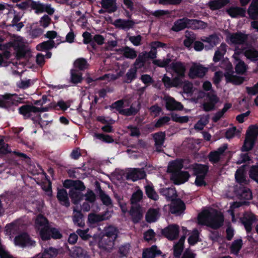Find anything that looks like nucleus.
<instances>
[{
    "label": "nucleus",
    "instance_id": "f257e3e1",
    "mask_svg": "<svg viewBox=\"0 0 258 258\" xmlns=\"http://www.w3.org/2000/svg\"><path fill=\"white\" fill-rule=\"evenodd\" d=\"M224 217L222 213L215 210H204L198 215V223L213 229H217L223 225Z\"/></svg>",
    "mask_w": 258,
    "mask_h": 258
},
{
    "label": "nucleus",
    "instance_id": "f03ea898",
    "mask_svg": "<svg viewBox=\"0 0 258 258\" xmlns=\"http://www.w3.org/2000/svg\"><path fill=\"white\" fill-rule=\"evenodd\" d=\"M63 185L64 187L70 188L69 196L74 204H78L84 199L82 191L85 190V186L81 181L66 180Z\"/></svg>",
    "mask_w": 258,
    "mask_h": 258
},
{
    "label": "nucleus",
    "instance_id": "7ed1b4c3",
    "mask_svg": "<svg viewBox=\"0 0 258 258\" xmlns=\"http://www.w3.org/2000/svg\"><path fill=\"white\" fill-rule=\"evenodd\" d=\"M34 226L43 240H47L50 238L48 221L45 217L41 215L37 216L35 220Z\"/></svg>",
    "mask_w": 258,
    "mask_h": 258
},
{
    "label": "nucleus",
    "instance_id": "20e7f679",
    "mask_svg": "<svg viewBox=\"0 0 258 258\" xmlns=\"http://www.w3.org/2000/svg\"><path fill=\"white\" fill-rule=\"evenodd\" d=\"M13 45L16 51V57L18 59H27L31 56L30 50L26 45L23 38L17 37L14 41Z\"/></svg>",
    "mask_w": 258,
    "mask_h": 258
},
{
    "label": "nucleus",
    "instance_id": "39448f33",
    "mask_svg": "<svg viewBox=\"0 0 258 258\" xmlns=\"http://www.w3.org/2000/svg\"><path fill=\"white\" fill-rule=\"evenodd\" d=\"M258 136V127L255 126H250L247 132L244 144L242 147V151H247L250 150L254 144Z\"/></svg>",
    "mask_w": 258,
    "mask_h": 258
},
{
    "label": "nucleus",
    "instance_id": "423d86ee",
    "mask_svg": "<svg viewBox=\"0 0 258 258\" xmlns=\"http://www.w3.org/2000/svg\"><path fill=\"white\" fill-rule=\"evenodd\" d=\"M207 71V68L204 67L200 63L193 62L189 69L188 76L191 79L197 77H203Z\"/></svg>",
    "mask_w": 258,
    "mask_h": 258
},
{
    "label": "nucleus",
    "instance_id": "0eeeda50",
    "mask_svg": "<svg viewBox=\"0 0 258 258\" xmlns=\"http://www.w3.org/2000/svg\"><path fill=\"white\" fill-rule=\"evenodd\" d=\"M219 101V99L214 92L208 93L202 104L203 109L205 111H210L215 109V104Z\"/></svg>",
    "mask_w": 258,
    "mask_h": 258
},
{
    "label": "nucleus",
    "instance_id": "6e6552de",
    "mask_svg": "<svg viewBox=\"0 0 258 258\" xmlns=\"http://www.w3.org/2000/svg\"><path fill=\"white\" fill-rule=\"evenodd\" d=\"M118 234L117 229L113 226H108L105 230V234L102 237V244H106L105 241L109 240L108 246L109 247L112 245V240H115Z\"/></svg>",
    "mask_w": 258,
    "mask_h": 258
},
{
    "label": "nucleus",
    "instance_id": "1a4fd4ad",
    "mask_svg": "<svg viewBox=\"0 0 258 258\" xmlns=\"http://www.w3.org/2000/svg\"><path fill=\"white\" fill-rule=\"evenodd\" d=\"M14 243L16 245L23 247L34 245L35 242L31 239L26 233L21 234L15 238Z\"/></svg>",
    "mask_w": 258,
    "mask_h": 258
},
{
    "label": "nucleus",
    "instance_id": "9d476101",
    "mask_svg": "<svg viewBox=\"0 0 258 258\" xmlns=\"http://www.w3.org/2000/svg\"><path fill=\"white\" fill-rule=\"evenodd\" d=\"M247 38V35L242 33H228L226 41L230 44H241L246 41Z\"/></svg>",
    "mask_w": 258,
    "mask_h": 258
},
{
    "label": "nucleus",
    "instance_id": "9b49d317",
    "mask_svg": "<svg viewBox=\"0 0 258 258\" xmlns=\"http://www.w3.org/2000/svg\"><path fill=\"white\" fill-rule=\"evenodd\" d=\"M19 110V112L23 114L25 117H29L32 115L33 113L47 111L48 108H37L34 106L24 105L20 107Z\"/></svg>",
    "mask_w": 258,
    "mask_h": 258
},
{
    "label": "nucleus",
    "instance_id": "f8f14e48",
    "mask_svg": "<svg viewBox=\"0 0 258 258\" xmlns=\"http://www.w3.org/2000/svg\"><path fill=\"white\" fill-rule=\"evenodd\" d=\"M178 225L176 224L170 225L162 230V234L168 239L172 240L176 239L179 234Z\"/></svg>",
    "mask_w": 258,
    "mask_h": 258
},
{
    "label": "nucleus",
    "instance_id": "ddd939ff",
    "mask_svg": "<svg viewBox=\"0 0 258 258\" xmlns=\"http://www.w3.org/2000/svg\"><path fill=\"white\" fill-rule=\"evenodd\" d=\"M111 107L118 111L120 113L126 115H131L137 112V110L133 107H131L129 109H123L122 108L124 107L125 105L122 100H119L114 102L111 105Z\"/></svg>",
    "mask_w": 258,
    "mask_h": 258
},
{
    "label": "nucleus",
    "instance_id": "4468645a",
    "mask_svg": "<svg viewBox=\"0 0 258 258\" xmlns=\"http://www.w3.org/2000/svg\"><path fill=\"white\" fill-rule=\"evenodd\" d=\"M256 218L254 215L250 212H246L244 215L243 217L241 218L240 220L241 223L244 225L245 229L247 232H249L251 230L252 225L255 221Z\"/></svg>",
    "mask_w": 258,
    "mask_h": 258
},
{
    "label": "nucleus",
    "instance_id": "2eb2a0df",
    "mask_svg": "<svg viewBox=\"0 0 258 258\" xmlns=\"http://www.w3.org/2000/svg\"><path fill=\"white\" fill-rule=\"evenodd\" d=\"M227 148V145L224 144L217 150L211 152L209 155V160L212 163L218 162L223 156L225 151Z\"/></svg>",
    "mask_w": 258,
    "mask_h": 258
},
{
    "label": "nucleus",
    "instance_id": "dca6fc26",
    "mask_svg": "<svg viewBox=\"0 0 258 258\" xmlns=\"http://www.w3.org/2000/svg\"><path fill=\"white\" fill-rule=\"evenodd\" d=\"M170 69L177 75V76L175 78H179L182 80V78L185 77L186 68L183 63L181 62L172 63L169 68V70Z\"/></svg>",
    "mask_w": 258,
    "mask_h": 258
},
{
    "label": "nucleus",
    "instance_id": "f3484780",
    "mask_svg": "<svg viewBox=\"0 0 258 258\" xmlns=\"http://www.w3.org/2000/svg\"><path fill=\"white\" fill-rule=\"evenodd\" d=\"M146 176L145 171L142 169L134 168L130 169L127 172L126 178L133 181L144 178Z\"/></svg>",
    "mask_w": 258,
    "mask_h": 258
},
{
    "label": "nucleus",
    "instance_id": "a211bd4d",
    "mask_svg": "<svg viewBox=\"0 0 258 258\" xmlns=\"http://www.w3.org/2000/svg\"><path fill=\"white\" fill-rule=\"evenodd\" d=\"M32 8L35 10L36 13L46 12L49 15H52L54 9L51 7L50 5L43 4L39 2H33L32 5Z\"/></svg>",
    "mask_w": 258,
    "mask_h": 258
},
{
    "label": "nucleus",
    "instance_id": "6ab92c4d",
    "mask_svg": "<svg viewBox=\"0 0 258 258\" xmlns=\"http://www.w3.org/2000/svg\"><path fill=\"white\" fill-rule=\"evenodd\" d=\"M164 100L165 101L166 108L168 110H181L183 107L180 102L176 101L174 98L169 96H165Z\"/></svg>",
    "mask_w": 258,
    "mask_h": 258
},
{
    "label": "nucleus",
    "instance_id": "aec40b11",
    "mask_svg": "<svg viewBox=\"0 0 258 258\" xmlns=\"http://www.w3.org/2000/svg\"><path fill=\"white\" fill-rule=\"evenodd\" d=\"M233 58L235 60V70L236 72L238 74H242L245 73L247 70V66L245 64L244 62L240 59L239 57V53L235 50L234 54L233 55Z\"/></svg>",
    "mask_w": 258,
    "mask_h": 258
},
{
    "label": "nucleus",
    "instance_id": "412c9836",
    "mask_svg": "<svg viewBox=\"0 0 258 258\" xmlns=\"http://www.w3.org/2000/svg\"><path fill=\"white\" fill-rule=\"evenodd\" d=\"M189 177V174L187 172L179 171L177 174H172L171 179L175 184H179L186 181Z\"/></svg>",
    "mask_w": 258,
    "mask_h": 258
},
{
    "label": "nucleus",
    "instance_id": "4be33fe9",
    "mask_svg": "<svg viewBox=\"0 0 258 258\" xmlns=\"http://www.w3.org/2000/svg\"><path fill=\"white\" fill-rule=\"evenodd\" d=\"M135 24V23L133 20L121 19L116 20L113 23V25L115 27L125 30L132 28Z\"/></svg>",
    "mask_w": 258,
    "mask_h": 258
},
{
    "label": "nucleus",
    "instance_id": "5701e85b",
    "mask_svg": "<svg viewBox=\"0 0 258 258\" xmlns=\"http://www.w3.org/2000/svg\"><path fill=\"white\" fill-rule=\"evenodd\" d=\"M185 209V205L180 200L172 201L171 204L170 211L176 215L180 214Z\"/></svg>",
    "mask_w": 258,
    "mask_h": 258
},
{
    "label": "nucleus",
    "instance_id": "b1692460",
    "mask_svg": "<svg viewBox=\"0 0 258 258\" xmlns=\"http://www.w3.org/2000/svg\"><path fill=\"white\" fill-rule=\"evenodd\" d=\"M17 98L15 94H6L0 97V107H5L14 103Z\"/></svg>",
    "mask_w": 258,
    "mask_h": 258
},
{
    "label": "nucleus",
    "instance_id": "393cba45",
    "mask_svg": "<svg viewBox=\"0 0 258 258\" xmlns=\"http://www.w3.org/2000/svg\"><path fill=\"white\" fill-rule=\"evenodd\" d=\"M162 81L166 87H177L183 83V81L179 78H174L172 80L165 75L162 79Z\"/></svg>",
    "mask_w": 258,
    "mask_h": 258
},
{
    "label": "nucleus",
    "instance_id": "a878e982",
    "mask_svg": "<svg viewBox=\"0 0 258 258\" xmlns=\"http://www.w3.org/2000/svg\"><path fill=\"white\" fill-rule=\"evenodd\" d=\"M182 167L183 165L181 160H175L169 162L168 166V171L172 173V174H177Z\"/></svg>",
    "mask_w": 258,
    "mask_h": 258
},
{
    "label": "nucleus",
    "instance_id": "bb28decb",
    "mask_svg": "<svg viewBox=\"0 0 258 258\" xmlns=\"http://www.w3.org/2000/svg\"><path fill=\"white\" fill-rule=\"evenodd\" d=\"M244 55L251 61L258 60V50L253 47H249L244 50Z\"/></svg>",
    "mask_w": 258,
    "mask_h": 258
},
{
    "label": "nucleus",
    "instance_id": "cd10ccee",
    "mask_svg": "<svg viewBox=\"0 0 258 258\" xmlns=\"http://www.w3.org/2000/svg\"><path fill=\"white\" fill-rule=\"evenodd\" d=\"M153 138L155 142V145L156 149L158 151H161V147H162L165 139V134L164 132H160L154 134Z\"/></svg>",
    "mask_w": 258,
    "mask_h": 258
},
{
    "label": "nucleus",
    "instance_id": "c85d7f7f",
    "mask_svg": "<svg viewBox=\"0 0 258 258\" xmlns=\"http://www.w3.org/2000/svg\"><path fill=\"white\" fill-rule=\"evenodd\" d=\"M161 253L160 250L157 249V247L155 245L152 246L151 248L146 249L143 251V258H154L156 255Z\"/></svg>",
    "mask_w": 258,
    "mask_h": 258
},
{
    "label": "nucleus",
    "instance_id": "c756f323",
    "mask_svg": "<svg viewBox=\"0 0 258 258\" xmlns=\"http://www.w3.org/2000/svg\"><path fill=\"white\" fill-rule=\"evenodd\" d=\"M116 0H102V7L108 13H112L116 10Z\"/></svg>",
    "mask_w": 258,
    "mask_h": 258
},
{
    "label": "nucleus",
    "instance_id": "7c9ffc66",
    "mask_svg": "<svg viewBox=\"0 0 258 258\" xmlns=\"http://www.w3.org/2000/svg\"><path fill=\"white\" fill-rule=\"evenodd\" d=\"M250 18L256 19L258 18V0H253L248 10Z\"/></svg>",
    "mask_w": 258,
    "mask_h": 258
},
{
    "label": "nucleus",
    "instance_id": "2f4dec72",
    "mask_svg": "<svg viewBox=\"0 0 258 258\" xmlns=\"http://www.w3.org/2000/svg\"><path fill=\"white\" fill-rule=\"evenodd\" d=\"M189 19H182L176 21L172 27V30L174 31H179L188 26Z\"/></svg>",
    "mask_w": 258,
    "mask_h": 258
},
{
    "label": "nucleus",
    "instance_id": "473e14b6",
    "mask_svg": "<svg viewBox=\"0 0 258 258\" xmlns=\"http://www.w3.org/2000/svg\"><path fill=\"white\" fill-rule=\"evenodd\" d=\"M235 177L236 181L239 183H247V180L245 175L244 167H241L236 171Z\"/></svg>",
    "mask_w": 258,
    "mask_h": 258
},
{
    "label": "nucleus",
    "instance_id": "72a5a7b5",
    "mask_svg": "<svg viewBox=\"0 0 258 258\" xmlns=\"http://www.w3.org/2000/svg\"><path fill=\"white\" fill-rule=\"evenodd\" d=\"M57 197L58 200L64 205L68 207L70 203L67 191L63 189L58 190Z\"/></svg>",
    "mask_w": 258,
    "mask_h": 258
},
{
    "label": "nucleus",
    "instance_id": "f704fd0d",
    "mask_svg": "<svg viewBox=\"0 0 258 258\" xmlns=\"http://www.w3.org/2000/svg\"><path fill=\"white\" fill-rule=\"evenodd\" d=\"M55 47L54 41L49 40L37 45L36 49L39 51L49 50Z\"/></svg>",
    "mask_w": 258,
    "mask_h": 258
},
{
    "label": "nucleus",
    "instance_id": "c9c22d12",
    "mask_svg": "<svg viewBox=\"0 0 258 258\" xmlns=\"http://www.w3.org/2000/svg\"><path fill=\"white\" fill-rule=\"evenodd\" d=\"M188 26L193 29H204L207 25L206 23L197 20H189Z\"/></svg>",
    "mask_w": 258,
    "mask_h": 258
},
{
    "label": "nucleus",
    "instance_id": "e433bc0d",
    "mask_svg": "<svg viewBox=\"0 0 258 258\" xmlns=\"http://www.w3.org/2000/svg\"><path fill=\"white\" fill-rule=\"evenodd\" d=\"M108 214V212L105 213L104 215L90 214L88 216V221L90 223H94L95 222L105 220L108 218V217H106V215Z\"/></svg>",
    "mask_w": 258,
    "mask_h": 258
},
{
    "label": "nucleus",
    "instance_id": "4c0bfd02",
    "mask_svg": "<svg viewBox=\"0 0 258 258\" xmlns=\"http://www.w3.org/2000/svg\"><path fill=\"white\" fill-rule=\"evenodd\" d=\"M159 217V211L157 209L149 210L146 216V220L149 222H154Z\"/></svg>",
    "mask_w": 258,
    "mask_h": 258
},
{
    "label": "nucleus",
    "instance_id": "58836bf2",
    "mask_svg": "<svg viewBox=\"0 0 258 258\" xmlns=\"http://www.w3.org/2000/svg\"><path fill=\"white\" fill-rule=\"evenodd\" d=\"M57 254V251L55 249L50 247L45 249L41 255H38V258H54Z\"/></svg>",
    "mask_w": 258,
    "mask_h": 258
},
{
    "label": "nucleus",
    "instance_id": "ea45409f",
    "mask_svg": "<svg viewBox=\"0 0 258 258\" xmlns=\"http://www.w3.org/2000/svg\"><path fill=\"white\" fill-rule=\"evenodd\" d=\"M185 239V236L181 237L178 242L174 245V254L176 257H178L181 254L183 250V244Z\"/></svg>",
    "mask_w": 258,
    "mask_h": 258
},
{
    "label": "nucleus",
    "instance_id": "a19ab883",
    "mask_svg": "<svg viewBox=\"0 0 258 258\" xmlns=\"http://www.w3.org/2000/svg\"><path fill=\"white\" fill-rule=\"evenodd\" d=\"M227 11L228 14L232 17L242 16L245 13L243 9L238 7H231L228 9Z\"/></svg>",
    "mask_w": 258,
    "mask_h": 258
},
{
    "label": "nucleus",
    "instance_id": "79ce46f5",
    "mask_svg": "<svg viewBox=\"0 0 258 258\" xmlns=\"http://www.w3.org/2000/svg\"><path fill=\"white\" fill-rule=\"evenodd\" d=\"M21 227L17 223L8 224L6 227V233L10 235L14 234L16 232L20 231L22 229Z\"/></svg>",
    "mask_w": 258,
    "mask_h": 258
},
{
    "label": "nucleus",
    "instance_id": "37998d69",
    "mask_svg": "<svg viewBox=\"0 0 258 258\" xmlns=\"http://www.w3.org/2000/svg\"><path fill=\"white\" fill-rule=\"evenodd\" d=\"M201 40L203 42L208 43L211 47H213L219 42V37L214 35L209 37H203L201 38Z\"/></svg>",
    "mask_w": 258,
    "mask_h": 258
},
{
    "label": "nucleus",
    "instance_id": "c03bdc74",
    "mask_svg": "<svg viewBox=\"0 0 258 258\" xmlns=\"http://www.w3.org/2000/svg\"><path fill=\"white\" fill-rule=\"evenodd\" d=\"M120 51L123 53V55L128 58L134 59L137 55L136 51L134 49L128 47L122 48L120 49Z\"/></svg>",
    "mask_w": 258,
    "mask_h": 258
},
{
    "label": "nucleus",
    "instance_id": "a18cd8bd",
    "mask_svg": "<svg viewBox=\"0 0 258 258\" xmlns=\"http://www.w3.org/2000/svg\"><path fill=\"white\" fill-rule=\"evenodd\" d=\"M208 170V166L204 165L196 164L194 167V173L196 176L198 175H206Z\"/></svg>",
    "mask_w": 258,
    "mask_h": 258
},
{
    "label": "nucleus",
    "instance_id": "49530a36",
    "mask_svg": "<svg viewBox=\"0 0 258 258\" xmlns=\"http://www.w3.org/2000/svg\"><path fill=\"white\" fill-rule=\"evenodd\" d=\"M74 67L79 69L80 70H84L88 68L89 64L86 59L83 58H80L76 59L74 63Z\"/></svg>",
    "mask_w": 258,
    "mask_h": 258
},
{
    "label": "nucleus",
    "instance_id": "de8ad7c7",
    "mask_svg": "<svg viewBox=\"0 0 258 258\" xmlns=\"http://www.w3.org/2000/svg\"><path fill=\"white\" fill-rule=\"evenodd\" d=\"M82 80V74L75 70L71 71V80L73 83H80Z\"/></svg>",
    "mask_w": 258,
    "mask_h": 258
},
{
    "label": "nucleus",
    "instance_id": "09e8293b",
    "mask_svg": "<svg viewBox=\"0 0 258 258\" xmlns=\"http://www.w3.org/2000/svg\"><path fill=\"white\" fill-rule=\"evenodd\" d=\"M228 2V0H215L209 3V6L212 10H216L221 8Z\"/></svg>",
    "mask_w": 258,
    "mask_h": 258
},
{
    "label": "nucleus",
    "instance_id": "8fccbe9b",
    "mask_svg": "<svg viewBox=\"0 0 258 258\" xmlns=\"http://www.w3.org/2000/svg\"><path fill=\"white\" fill-rule=\"evenodd\" d=\"M239 197L244 200H250L252 198V194L250 190L246 187L242 188L238 191Z\"/></svg>",
    "mask_w": 258,
    "mask_h": 258
},
{
    "label": "nucleus",
    "instance_id": "3c124183",
    "mask_svg": "<svg viewBox=\"0 0 258 258\" xmlns=\"http://www.w3.org/2000/svg\"><path fill=\"white\" fill-rule=\"evenodd\" d=\"M146 192L148 197L153 199L155 201H156L158 199V196L156 191L154 190L153 186L150 185H148L146 186Z\"/></svg>",
    "mask_w": 258,
    "mask_h": 258
},
{
    "label": "nucleus",
    "instance_id": "603ef678",
    "mask_svg": "<svg viewBox=\"0 0 258 258\" xmlns=\"http://www.w3.org/2000/svg\"><path fill=\"white\" fill-rule=\"evenodd\" d=\"M161 192L168 199H172L176 196V191L173 188H162Z\"/></svg>",
    "mask_w": 258,
    "mask_h": 258
},
{
    "label": "nucleus",
    "instance_id": "864d4df0",
    "mask_svg": "<svg viewBox=\"0 0 258 258\" xmlns=\"http://www.w3.org/2000/svg\"><path fill=\"white\" fill-rule=\"evenodd\" d=\"M143 191L139 188H137L136 191L132 195L131 201L132 204L140 202L143 197Z\"/></svg>",
    "mask_w": 258,
    "mask_h": 258
},
{
    "label": "nucleus",
    "instance_id": "5fc2aeb1",
    "mask_svg": "<svg viewBox=\"0 0 258 258\" xmlns=\"http://www.w3.org/2000/svg\"><path fill=\"white\" fill-rule=\"evenodd\" d=\"M70 105L68 103L66 102L63 100H59L57 103L52 102L50 103L49 108H55L56 106H59L60 109L66 110L70 107Z\"/></svg>",
    "mask_w": 258,
    "mask_h": 258
},
{
    "label": "nucleus",
    "instance_id": "6e6d98bb",
    "mask_svg": "<svg viewBox=\"0 0 258 258\" xmlns=\"http://www.w3.org/2000/svg\"><path fill=\"white\" fill-rule=\"evenodd\" d=\"M74 215L73 216V221L75 224L78 226L82 227L84 225L82 222V215L79 211L74 210Z\"/></svg>",
    "mask_w": 258,
    "mask_h": 258
},
{
    "label": "nucleus",
    "instance_id": "4d7b16f0",
    "mask_svg": "<svg viewBox=\"0 0 258 258\" xmlns=\"http://www.w3.org/2000/svg\"><path fill=\"white\" fill-rule=\"evenodd\" d=\"M231 107V105L230 104H225L223 109L220 111L217 112L213 116L212 119L214 122H217L224 114L225 112Z\"/></svg>",
    "mask_w": 258,
    "mask_h": 258
},
{
    "label": "nucleus",
    "instance_id": "13d9d810",
    "mask_svg": "<svg viewBox=\"0 0 258 258\" xmlns=\"http://www.w3.org/2000/svg\"><path fill=\"white\" fill-rule=\"evenodd\" d=\"M242 241L241 239L234 241L231 246V251L233 253H237L241 248Z\"/></svg>",
    "mask_w": 258,
    "mask_h": 258
},
{
    "label": "nucleus",
    "instance_id": "bf43d9fd",
    "mask_svg": "<svg viewBox=\"0 0 258 258\" xmlns=\"http://www.w3.org/2000/svg\"><path fill=\"white\" fill-rule=\"evenodd\" d=\"M84 198L86 202L90 204H93L96 200V196L94 192L90 189H88L87 192L84 196Z\"/></svg>",
    "mask_w": 258,
    "mask_h": 258
},
{
    "label": "nucleus",
    "instance_id": "052dcab7",
    "mask_svg": "<svg viewBox=\"0 0 258 258\" xmlns=\"http://www.w3.org/2000/svg\"><path fill=\"white\" fill-rule=\"evenodd\" d=\"M240 131L237 130L236 127H233L229 128L225 133V137L227 139H230L235 136H239Z\"/></svg>",
    "mask_w": 258,
    "mask_h": 258
},
{
    "label": "nucleus",
    "instance_id": "680f3d73",
    "mask_svg": "<svg viewBox=\"0 0 258 258\" xmlns=\"http://www.w3.org/2000/svg\"><path fill=\"white\" fill-rule=\"evenodd\" d=\"M137 69L132 68L128 70L126 74V82L131 83L136 77Z\"/></svg>",
    "mask_w": 258,
    "mask_h": 258
},
{
    "label": "nucleus",
    "instance_id": "e2e57ef3",
    "mask_svg": "<svg viewBox=\"0 0 258 258\" xmlns=\"http://www.w3.org/2000/svg\"><path fill=\"white\" fill-rule=\"evenodd\" d=\"M199 239V232L197 229H194L188 239V243L190 245L195 244Z\"/></svg>",
    "mask_w": 258,
    "mask_h": 258
},
{
    "label": "nucleus",
    "instance_id": "0e129e2a",
    "mask_svg": "<svg viewBox=\"0 0 258 258\" xmlns=\"http://www.w3.org/2000/svg\"><path fill=\"white\" fill-rule=\"evenodd\" d=\"M146 60V59L144 57V55H142V53H140L134 63L135 66L134 68L137 69L142 68L144 66Z\"/></svg>",
    "mask_w": 258,
    "mask_h": 258
},
{
    "label": "nucleus",
    "instance_id": "69168bd1",
    "mask_svg": "<svg viewBox=\"0 0 258 258\" xmlns=\"http://www.w3.org/2000/svg\"><path fill=\"white\" fill-rule=\"evenodd\" d=\"M171 118L173 121L180 123L187 122L188 121L187 116H180L177 114H172Z\"/></svg>",
    "mask_w": 258,
    "mask_h": 258
},
{
    "label": "nucleus",
    "instance_id": "338daca9",
    "mask_svg": "<svg viewBox=\"0 0 258 258\" xmlns=\"http://www.w3.org/2000/svg\"><path fill=\"white\" fill-rule=\"evenodd\" d=\"M171 62V59L169 58H167L161 59H155L153 60V63L160 67H165Z\"/></svg>",
    "mask_w": 258,
    "mask_h": 258
},
{
    "label": "nucleus",
    "instance_id": "774afa93",
    "mask_svg": "<svg viewBox=\"0 0 258 258\" xmlns=\"http://www.w3.org/2000/svg\"><path fill=\"white\" fill-rule=\"evenodd\" d=\"M250 177L258 183V166L252 167L249 173Z\"/></svg>",
    "mask_w": 258,
    "mask_h": 258
}]
</instances>
